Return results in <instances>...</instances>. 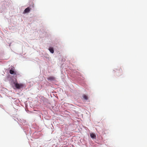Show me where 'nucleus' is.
<instances>
[{"label": "nucleus", "instance_id": "nucleus-1", "mask_svg": "<svg viewBox=\"0 0 147 147\" xmlns=\"http://www.w3.org/2000/svg\"><path fill=\"white\" fill-rule=\"evenodd\" d=\"M15 87L16 88L18 89H20L22 88L24 86V85L22 84H19L18 83L14 82Z\"/></svg>", "mask_w": 147, "mask_h": 147}, {"label": "nucleus", "instance_id": "nucleus-2", "mask_svg": "<svg viewBox=\"0 0 147 147\" xmlns=\"http://www.w3.org/2000/svg\"><path fill=\"white\" fill-rule=\"evenodd\" d=\"M9 73L11 74L16 75V72L14 71V69L11 68L9 71Z\"/></svg>", "mask_w": 147, "mask_h": 147}, {"label": "nucleus", "instance_id": "nucleus-3", "mask_svg": "<svg viewBox=\"0 0 147 147\" xmlns=\"http://www.w3.org/2000/svg\"><path fill=\"white\" fill-rule=\"evenodd\" d=\"M30 9L29 7H28L24 10L23 13H28L30 11Z\"/></svg>", "mask_w": 147, "mask_h": 147}, {"label": "nucleus", "instance_id": "nucleus-4", "mask_svg": "<svg viewBox=\"0 0 147 147\" xmlns=\"http://www.w3.org/2000/svg\"><path fill=\"white\" fill-rule=\"evenodd\" d=\"M49 50L50 52L51 53H53L54 52V50L52 47H50L49 49Z\"/></svg>", "mask_w": 147, "mask_h": 147}, {"label": "nucleus", "instance_id": "nucleus-5", "mask_svg": "<svg viewBox=\"0 0 147 147\" xmlns=\"http://www.w3.org/2000/svg\"><path fill=\"white\" fill-rule=\"evenodd\" d=\"M91 137L93 138H95L96 137L95 135L93 133L91 134L90 135Z\"/></svg>", "mask_w": 147, "mask_h": 147}, {"label": "nucleus", "instance_id": "nucleus-6", "mask_svg": "<svg viewBox=\"0 0 147 147\" xmlns=\"http://www.w3.org/2000/svg\"><path fill=\"white\" fill-rule=\"evenodd\" d=\"M48 79L51 80H53L55 79V78L53 77H50L48 78Z\"/></svg>", "mask_w": 147, "mask_h": 147}, {"label": "nucleus", "instance_id": "nucleus-7", "mask_svg": "<svg viewBox=\"0 0 147 147\" xmlns=\"http://www.w3.org/2000/svg\"><path fill=\"white\" fill-rule=\"evenodd\" d=\"M83 97L84 99L86 100H87L88 99V97L86 95H83Z\"/></svg>", "mask_w": 147, "mask_h": 147}, {"label": "nucleus", "instance_id": "nucleus-8", "mask_svg": "<svg viewBox=\"0 0 147 147\" xmlns=\"http://www.w3.org/2000/svg\"><path fill=\"white\" fill-rule=\"evenodd\" d=\"M121 69V71H122V70H121V69Z\"/></svg>", "mask_w": 147, "mask_h": 147}]
</instances>
